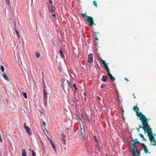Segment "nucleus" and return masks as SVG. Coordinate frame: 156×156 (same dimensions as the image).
Wrapping results in <instances>:
<instances>
[{"mask_svg":"<svg viewBox=\"0 0 156 156\" xmlns=\"http://www.w3.org/2000/svg\"><path fill=\"white\" fill-rule=\"evenodd\" d=\"M15 31L16 33L18 35V37L19 38V32H18V30H17L16 29V30H15Z\"/></svg>","mask_w":156,"mask_h":156,"instance_id":"2f4dec72","label":"nucleus"},{"mask_svg":"<svg viewBox=\"0 0 156 156\" xmlns=\"http://www.w3.org/2000/svg\"><path fill=\"white\" fill-rule=\"evenodd\" d=\"M141 145L142 146V149L144 150V152L146 154H147L148 153V149L146 147L143 143L141 144Z\"/></svg>","mask_w":156,"mask_h":156,"instance_id":"f8f14e48","label":"nucleus"},{"mask_svg":"<svg viewBox=\"0 0 156 156\" xmlns=\"http://www.w3.org/2000/svg\"><path fill=\"white\" fill-rule=\"evenodd\" d=\"M5 2L8 5H9L10 4V2L9 0H5Z\"/></svg>","mask_w":156,"mask_h":156,"instance_id":"c85d7f7f","label":"nucleus"},{"mask_svg":"<svg viewBox=\"0 0 156 156\" xmlns=\"http://www.w3.org/2000/svg\"><path fill=\"white\" fill-rule=\"evenodd\" d=\"M42 123L44 126H45L46 125V123L44 122H43Z\"/></svg>","mask_w":156,"mask_h":156,"instance_id":"49530a36","label":"nucleus"},{"mask_svg":"<svg viewBox=\"0 0 156 156\" xmlns=\"http://www.w3.org/2000/svg\"><path fill=\"white\" fill-rule=\"evenodd\" d=\"M86 12H86L85 13H82L81 14V15L83 16V17L87 18V17L88 16H87V15H86Z\"/></svg>","mask_w":156,"mask_h":156,"instance_id":"5701e85b","label":"nucleus"},{"mask_svg":"<svg viewBox=\"0 0 156 156\" xmlns=\"http://www.w3.org/2000/svg\"><path fill=\"white\" fill-rule=\"evenodd\" d=\"M100 60L103 64L104 66L105 69L107 72L108 76V77H109L110 80H111L112 81H114L115 80V79L114 77L113 76H112V75L110 73V70L109 69L108 66L107 65V64H109V63L107 64L106 63V61H105V60H102V59H100Z\"/></svg>","mask_w":156,"mask_h":156,"instance_id":"7ed1b4c3","label":"nucleus"},{"mask_svg":"<svg viewBox=\"0 0 156 156\" xmlns=\"http://www.w3.org/2000/svg\"><path fill=\"white\" fill-rule=\"evenodd\" d=\"M141 128H142L143 129V126H140L138 128H136L137 130L139 132H140L139 129Z\"/></svg>","mask_w":156,"mask_h":156,"instance_id":"c756f323","label":"nucleus"},{"mask_svg":"<svg viewBox=\"0 0 156 156\" xmlns=\"http://www.w3.org/2000/svg\"><path fill=\"white\" fill-rule=\"evenodd\" d=\"M20 62L21 61V60H20V59H19L18 60V62L19 63H20Z\"/></svg>","mask_w":156,"mask_h":156,"instance_id":"09e8293b","label":"nucleus"},{"mask_svg":"<svg viewBox=\"0 0 156 156\" xmlns=\"http://www.w3.org/2000/svg\"><path fill=\"white\" fill-rule=\"evenodd\" d=\"M125 80H126V81H129V80L126 78H125V79H124Z\"/></svg>","mask_w":156,"mask_h":156,"instance_id":"c03bdc74","label":"nucleus"},{"mask_svg":"<svg viewBox=\"0 0 156 156\" xmlns=\"http://www.w3.org/2000/svg\"><path fill=\"white\" fill-rule=\"evenodd\" d=\"M73 88H74V89L75 90H77V88L76 87V84L75 83L73 84Z\"/></svg>","mask_w":156,"mask_h":156,"instance_id":"a878e982","label":"nucleus"},{"mask_svg":"<svg viewBox=\"0 0 156 156\" xmlns=\"http://www.w3.org/2000/svg\"><path fill=\"white\" fill-rule=\"evenodd\" d=\"M52 41V43H53L54 44V47H56V46H55V44L54 43V42L53 41Z\"/></svg>","mask_w":156,"mask_h":156,"instance_id":"37998d69","label":"nucleus"},{"mask_svg":"<svg viewBox=\"0 0 156 156\" xmlns=\"http://www.w3.org/2000/svg\"><path fill=\"white\" fill-rule=\"evenodd\" d=\"M78 119L80 120V119L79 118H78Z\"/></svg>","mask_w":156,"mask_h":156,"instance_id":"680f3d73","label":"nucleus"},{"mask_svg":"<svg viewBox=\"0 0 156 156\" xmlns=\"http://www.w3.org/2000/svg\"><path fill=\"white\" fill-rule=\"evenodd\" d=\"M24 128L26 129V131L30 135H31L32 134V132L31 131L30 128L28 126H27L26 125V123L23 124Z\"/></svg>","mask_w":156,"mask_h":156,"instance_id":"0eeeda50","label":"nucleus"},{"mask_svg":"<svg viewBox=\"0 0 156 156\" xmlns=\"http://www.w3.org/2000/svg\"><path fill=\"white\" fill-rule=\"evenodd\" d=\"M49 2L50 4V5H53L52 1L51 0H50Z\"/></svg>","mask_w":156,"mask_h":156,"instance_id":"c9c22d12","label":"nucleus"},{"mask_svg":"<svg viewBox=\"0 0 156 156\" xmlns=\"http://www.w3.org/2000/svg\"><path fill=\"white\" fill-rule=\"evenodd\" d=\"M153 136H156V135H155V134H154H154H153Z\"/></svg>","mask_w":156,"mask_h":156,"instance_id":"6e6d98bb","label":"nucleus"},{"mask_svg":"<svg viewBox=\"0 0 156 156\" xmlns=\"http://www.w3.org/2000/svg\"><path fill=\"white\" fill-rule=\"evenodd\" d=\"M95 36H97V34H99V32H95Z\"/></svg>","mask_w":156,"mask_h":156,"instance_id":"58836bf2","label":"nucleus"},{"mask_svg":"<svg viewBox=\"0 0 156 156\" xmlns=\"http://www.w3.org/2000/svg\"><path fill=\"white\" fill-rule=\"evenodd\" d=\"M122 117L123 119V120L124 121L125 119V118L124 116V114H123L122 115Z\"/></svg>","mask_w":156,"mask_h":156,"instance_id":"ea45409f","label":"nucleus"},{"mask_svg":"<svg viewBox=\"0 0 156 156\" xmlns=\"http://www.w3.org/2000/svg\"><path fill=\"white\" fill-rule=\"evenodd\" d=\"M136 115L137 117L140 118V119L142 122L143 129H144L147 127L149 126L148 123V120L142 114L141 112H139V111L136 112Z\"/></svg>","mask_w":156,"mask_h":156,"instance_id":"f257e3e1","label":"nucleus"},{"mask_svg":"<svg viewBox=\"0 0 156 156\" xmlns=\"http://www.w3.org/2000/svg\"><path fill=\"white\" fill-rule=\"evenodd\" d=\"M35 55L37 58H38L40 57V55L38 52H35Z\"/></svg>","mask_w":156,"mask_h":156,"instance_id":"412c9836","label":"nucleus"},{"mask_svg":"<svg viewBox=\"0 0 156 156\" xmlns=\"http://www.w3.org/2000/svg\"><path fill=\"white\" fill-rule=\"evenodd\" d=\"M86 97H85V100H86Z\"/></svg>","mask_w":156,"mask_h":156,"instance_id":"052dcab7","label":"nucleus"},{"mask_svg":"<svg viewBox=\"0 0 156 156\" xmlns=\"http://www.w3.org/2000/svg\"><path fill=\"white\" fill-rule=\"evenodd\" d=\"M103 87H104V86H103L102 85L101 86V88H103Z\"/></svg>","mask_w":156,"mask_h":156,"instance_id":"603ef678","label":"nucleus"},{"mask_svg":"<svg viewBox=\"0 0 156 156\" xmlns=\"http://www.w3.org/2000/svg\"><path fill=\"white\" fill-rule=\"evenodd\" d=\"M19 64L20 65H22V62H21V61H20V63H19Z\"/></svg>","mask_w":156,"mask_h":156,"instance_id":"3c124183","label":"nucleus"},{"mask_svg":"<svg viewBox=\"0 0 156 156\" xmlns=\"http://www.w3.org/2000/svg\"><path fill=\"white\" fill-rule=\"evenodd\" d=\"M79 102V101L77 99L76 100V99H75L73 101V103L75 105H76Z\"/></svg>","mask_w":156,"mask_h":156,"instance_id":"6ab92c4d","label":"nucleus"},{"mask_svg":"<svg viewBox=\"0 0 156 156\" xmlns=\"http://www.w3.org/2000/svg\"><path fill=\"white\" fill-rule=\"evenodd\" d=\"M1 69L2 72H3L4 71V68L3 66L2 65L1 66Z\"/></svg>","mask_w":156,"mask_h":156,"instance_id":"cd10ccee","label":"nucleus"},{"mask_svg":"<svg viewBox=\"0 0 156 156\" xmlns=\"http://www.w3.org/2000/svg\"><path fill=\"white\" fill-rule=\"evenodd\" d=\"M98 100H101V98H100L99 97H98Z\"/></svg>","mask_w":156,"mask_h":156,"instance_id":"de8ad7c7","label":"nucleus"},{"mask_svg":"<svg viewBox=\"0 0 156 156\" xmlns=\"http://www.w3.org/2000/svg\"><path fill=\"white\" fill-rule=\"evenodd\" d=\"M133 97H134V98H135L136 97H135V95H134V94H133Z\"/></svg>","mask_w":156,"mask_h":156,"instance_id":"8fccbe9b","label":"nucleus"},{"mask_svg":"<svg viewBox=\"0 0 156 156\" xmlns=\"http://www.w3.org/2000/svg\"><path fill=\"white\" fill-rule=\"evenodd\" d=\"M50 143L52 147L55 152L56 151V148L55 147V145L54 143L53 142L52 140H50Z\"/></svg>","mask_w":156,"mask_h":156,"instance_id":"ddd939ff","label":"nucleus"},{"mask_svg":"<svg viewBox=\"0 0 156 156\" xmlns=\"http://www.w3.org/2000/svg\"><path fill=\"white\" fill-rule=\"evenodd\" d=\"M84 95L85 97H86V94L85 93H84Z\"/></svg>","mask_w":156,"mask_h":156,"instance_id":"5fc2aeb1","label":"nucleus"},{"mask_svg":"<svg viewBox=\"0 0 156 156\" xmlns=\"http://www.w3.org/2000/svg\"><path fill=\"white\" fill-rule=\"evenodd\" d=\"M52 17L53 19L55 20L56 19V15L55 14H53L52 15Z\"/></svg>","mask_w":156,"mask_h":156,"instance_id":"473e14b6","label":"nucleus"},{"mask_svg":"<svg viewBox=\"0 0 156 156\" xmlns=\"http://www.w3.org/2000/svg\"><path fill=\"white\" fill-rule=\"evenodd\" d=\"M59 52L60 53V56L61 58H64V55H63V54L62 53V51L61 50V49H59Z\"/></svg>","mask_w":156,"mask_h":156,"instance_id":"a211bd4d","label":"nucleus"},{"mask_svg":"<svg viewBox=\"0 0 156 156\" xmlns=\"http://www.w3.org/2000/svg\"><path fill=\"white\" fill-rule=\"evenodd\" d=\"M85 144L86 145V146L87 147L88 146V142H85Z\"/></svg>","mask_w":156,"mask_h":156,"instance_id":"79ce46f5","label":"nucleus"},{"mask_svg":"<svg viewBox=\"0 0 156 156\" xmlns=\"http://www.w3.org/2000/svg\"><path fill=\"white\" fill-rule=\"evenodd\" d=\"M108 78L107 76L103 75L101 78V80L104 82H105L108 80Z\"/></svg>","mask_w":156,"mask_h":156,"instance_id":"4468645a","label":"nucleus"},{"mask_svg":"<svg viewBox=\"0 0 156 156\" xmlns=\"http://www.w3.org/2000/svg\"><path fill=\"white\" fill-rule=\"evenodd\" d=\"M111 156H112V155H111Z\"/></svg>","mask_w":156,"mask_h":156,"instance_id":"0e129e2a","label":"nucleus"},{"mask_svg":"<svg viewBox=\"0 0 156 156\" xmlns=\"http://www.w3.org/2000/svg\"><path fill=\"white\" fill-rule=\"evenodd\" d=\"M22 156H27L25 150L24 149H23L22 150Z\"/></svg>","mask_w":156,"mask_h":156,"instance_id":"f3484780","label":"nucleus"},{"mask_svg":"<svg viewBox=\"0 0 156 156\" xmlns=\"http://www.w3.org/2000/svg\"><path fill=\"white\" fill-rule=\"evenodd\" d=\"M87 21L89 22V25L90 27H93L94 25H95L96 24L94 23L93 18L90 16H88L86 19Z\"/></svg>","mask_w":156,"mask_h":156,"instance_id":"39448f33","label":"nucleus"},{"mask_svg":"<svg viewBox=\"0 0 156 156\" xmlns=\"http://www.w3.org/2000/svg\"><path fill=\"white\" fill-rule=\"evenodd\" d=\"M136 143H133L132 145L133 147L132 153L133 156H140L141 155V153L137 150L136 149Z\"/></svg>","mask_w":156,"mask_h":156,"instance_id":"20e7f679","label":"nucleus"},{"mask_svg":"<svg viewBox=\"0 0 156 156\" xmlns=\"http://www.w3.org/2000/svg\"><path fill=\"white\" fill-rule=\"evenodd\" d=\"M134 143H136V144H139V142L138 141V139L137 138H135L134 140Z\"/></svg>","mask_w":156,"mask_h":156,"instance_id":"393cba45","label":"nucleus"},{"mask_svg":"<svg viewBox=\"0 0 156 156\" xmlns=\"http://www.w3.org/2000/svg\"><path fill=\"white\" fill-rule=\"evenodd\" d=\"M44 94H43V100L44 101V103L45 105L47 104V93L46 91H45V90L44 89L43 91Z\"/></svg>","mask_w":156,"mask_h":156,"instance_id":"6e6552de","label":"nucleus"},{"mask_svg":"<svg viewBox=\"0 0 156 156\" xmlns=\"http://www.w3.org/2000/svg\"><path fill=\"white\" fill-rule=\"evenodd\" d=\"M2 76L5 80H6L7 82L9 81V80L8 77L5 73L3 74Z\"/></svg>","mask_w":156,"mask_h":156,"instance_id":"2eb2a0df","label":"nucleus"},{"mask_svg":"<svg viewBox=\"0 0 156 156\" xmlns=\"http://www.w3.org/2000/svg\"><path fill=\"white\" fill-rule=\"evenodd\" d=\"M136 105H137L135 106H134L133 108V109L134 111H135L136 112H138V111H139V110L138 107Z\"/></svg>","mask_w":156,"mask_h":156,"instance_id":"dca6fc26","label":"nucleus"},{"mask_svg":"<svg viewBox=\"0 0 156 156\" xmlns=\"http://www.w3.org/2000/svg\"><path fill=\"white\" fill-rule=\"evenodd\" d=\"M139 135L142 138L144 136L141 133H140L139 134Z\"/></svg>","mask_w":156,"mask_h":156,"instance_id":"4c0bfd02","label":"nucleus"},{"mask_svg":"<svg viewBox=\"0 0 156 156\" xmlns=\"http://www.w3.org/2000/svg\"><path fill=\"white\" fill-rule=\"evenodd\" d=\"M48 138V140H49L50 142V140L51 139V138Z\"/></svg>","mask_w":156,"mask_h":156,"instance_id":"864d4df0","label":"nucleus"},{"mask_svg":"<svg viewBox=\"0 0 156 156\" xmlns=\"http://www.w3.org/2000/svg\"><path fill=\"white\" fill-rule=\"evenodd\" d=\"M142 138V140H144L145 141H146V140L144 138V136Z\"/></svg>","mask_w":156,"mask_h":156,"instance_id":"a19ab883","label":"nucleus"},{"mask_svg":"<svg viewBox=\"0 0 156 156\" xmlns=\"http://www.w3.org/2000/svg\"><path fill=\"white\" fill-rule=\"evenodd\" d=\"M62 141L64 145L66 144V139L64 138H61Z\"/></svg>","mask_w":156,"mask_h":156,"instance_id":"aec40b11","label":"nucleus"},{"mask_svg":"<svg viewBox=\"0 0 156 156\" xmlns=\"http://www.w3.org/2000/svg\"><path fill=\"white\" fill-rule=\"evenodd\" d=\"M2 139L1 138V142H2Z\"/></svg>","mask_w":156,"mask_h":156,"instance_id":"bf43d9fd","label":"nucleus"},{"mask_svg":"<svg viewBox=\"0 0 156 156\" xmlns=\"http://www.w3.org/2000/svg\"><path fill=\"white\" fill-rule=\"evenodd\" d=\"M81 115L83 118L86 121H87L88 122H90V120L88 119L87 114L85 112H82Z\"/></svg>","mask_w":156,"mask_h":156,"instance_id":"1a4fd4ad","label":"nucleus"},{"mask_svg":"<svg viewBox=\"0 0 156 156\" xmlns=\"http://www.w3.org/2000/svg\"><path fill=\"white\" fill-rule=\"evenodd\" d=\"M93 55L90 54L88 55L87 62L89 63H91L93 62Z\"/></svg>","mask_w":156,"mask_h":156,"instance_id":"9b49d317","label":"nucleus"},{"mask_svg":"<svg viewBox=\"0 0 156 156\" xmlns=\"http://www.w3.org/2000/svg\"><path fill=\"white\" fill-rule=\"evenodd\" d=\"M93 3L94 5L96 7H97V3L96 1H94L93 2Z\"/></svg>","mask_w":156,"mask_h":156,"instance_id":"b1692460","label":"nucleus"},{"mask_svg":"<svg viewBox=\"0 0 156 156\" xmlns=\"http://www.w3.org/2000/svg\"><path fill=\"white\" fill-rule=\"evenodd\" d=\"M145 132H147L148 133V135L149 137L151 143H154L152 144L153 146H156L155 139L153 135L150 126H148L145 129H144Z\"/></svg>","mask_w":156,"mask_h":156,"instance_id":"f03ea898","label":"nucleus"},{"mask_svg":"<svg viewBox=\"0 0 156 156\" xmlns=\"http://www.w3.org/2000/svg\"><path fill=\"white\" fill-rule=\"evenodd\" d=\"M48 10L49 11L51 12V13H53L55 12L56 8L54 7L53 5H48Z\"/></svg>","mask_w":156,"mask_h":156,"instance_id":"9d476101","label":"nucleus"},{"mask_svg":"<svg viewBox=\"0 0 156 156\" xmlns=\"http://www.w3.org/2000/svg\"><path fill=\"white\" fill-rule=\"evenodd\" d=\"M95 39L96 40H98L97 36H96V37L95 38Z\"/></svg>","mask_w":156,"mask_h":156,"instance_id":"a18cd8bd","label":"nucleus"},{"mask_svg":"<svg viewBox=\"0 0 156 156\" xmlns=\"http://www.w3.org/2000/svg\"><path fill=\"white\" fill-rule=\"evenodd\" d=\"M61 137L62 138H65L66 136L63 133H62Z\"/></svg>","mask_w":156,"mask_h":156,"instance_id":"e433bc0d","label":"nucleus"},{"mask_svg":"<svg viewBox=\"0 0 156 156\" xmlns=\"http://www.w3.org/2000/svg\"><path fill=\"white\" fill-rule=\"evenodd\" d=\"M14 24L15 25V26H16V24L15 22V21H14Z\"/></svg>","mask_w":156,"mask_h":156,"instance_id":"4d7b16f0","label":"nucleus"},{"mask_svg":"<svg viewBox=\"0 0 156 156\" xmlns=\"http://www.w3.org/2000/svg\"><path fill=\"white\" fill-rule=\"evenodd\" d=\"M23 95L24 96V98L27 99V95L26 93L25 92H23L22 93Z\"/></svg>","mask_w":156,"mask_h":156,"instance_id":"4be33fe9","label":"nucleus"},{"mask_svg":"<svg viewBox=\"0 0 156 156\" xmlns=\"http://www.w3.org/2000/svg\"><path fill=\"white\" fill-rule=\"evenodd\" d=\"M81 135L83 137H84V133L83 132L82 130L81 129Z\"/></svg>","mask_w":156,"mask_h":156,"instance_id":"72a5a7b5","label":"nucleus"},{"mask_svg":"<svg viewBox=\"0 0 156 156\" xmlns=\"http://www.w3.org/2000/svg\"><path fill=\"white\" fill-rule=\"evenodd\" d=\"M97 149H98V151H99L100 149V146L99 145L97 144Z\"/></svg>","mask_w":156,"mask_h":156,"instance_id":"7c9ffc66","label":"nucleus"},{"mask_svg":"<svg viewBox=\"0 0 156 156\" xmlns=\"http://www.w3.org/2000/svg\"><path fill=\"white\" fill-rule=\"evenodd\" d=\"M31 152L32 156H36L35 152L33 150H32Z\"/></svg>","mask_w":156,"mask_h":156,"instance_id":"bb28decb","label":"nucleus"},{"mask_svg":"<svg viewBox=\"0 0 156 156\" xmlns=\"http://www.w3.org/2000/svg\"><path fill=\"white\" fill-rule=\"evenodd\" d=\"M94 138L96 142L97 143H98V140L97 139L96 136H94Z\"/></svg>","mask_w":156,"mask_h":156,"instance_id":"f704fd0d","label":"nucleus"},{"mask_svg":"<svg viewBox=\"0 0 156 156\" xmlns=\"http://www.w3.org/2000/svg\"><path fill=\"white\" fill-rule=\"evenodd\" d=\"M106 156H108L107 155H106Z\"/></svg>","mask_w":156,"mask_h":156,"instance_id":"e2e57ef3","label":"nucleus"},{"mask_svg":"<svg viewBox=\"0 0 156 156\" xmlns=\"http://www.w3.org/2000/svg\"><path fill=\"white\" fill-rule=\"evenodd\" d=\"M62 86L64 90L65 87H69L70 83L68 80H66L65 79H63L62 80Z\"/></svg>","mask_w":156,"mask_h":156,"instance_id":"423d86ee","label":"nucleus"},{"mask_svg":"<svg viewBox=\"0 0 156 156\" xmlns=\"http://www.w3.org/2000/svg\"><path fill=\"white\" fill-rule=\"evenodd\" d=\"M122 114H124L123 113H124V110L123 109H122Z\"/></svg>","mask_w":156,"mask_h":156,"instance_id":"13d9d810","label":"nucleus"}]
</instances>
